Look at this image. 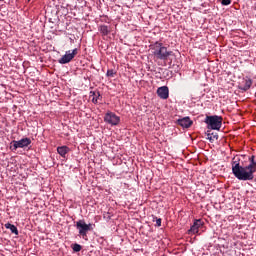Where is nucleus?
<instances>
[{"mask_svg": "<svg viewBox=\"0 0 256 256\" xmlns=\"http://www.w3.org/2000/svg\"><path fill=\"white\" fill-rule=\"evenodd\" d=\"M249 165L241 166V158L234 156L231 161L232 173L238 181H253L255 179L256 161L255 156L249 157Z\"/></svg>", "mask_w": 256, "mask_h": 256, "instance_id": "f257e3e1", "label": "nucleus"}, {"mask_svg": "<svg viewBox=\"0 0 256 256\" xmlns=\"http://www.w3.org/2000/svg\"><path fill=\"white\" fill-rule=\"evenodd\" d=\"M152 49L154 57L161 61H167V59L173 55V51H168L167 47L163 46L161 42H155L154 45H152Z\"/></svg>", "mask_w": 256, "mask_h": 256, "instance_id": "f03ea898", "label": "nucleus"}, {"mask_svg": "<svg viewBox=\"0 0 256 256\" xmlns=\"http://www.w3.org/2000/svg\"><path fill=\"white\" fill-rule=\"evenodd\" d=\"M205 123L208 129H212L213 131H219L223 125V117L221 116H206Z\"/></svg>", "mask_w": 256, "mask_h": 256, "instance_id": "7ed1b4c3", "label": "nucleus"}, {"mask_svg": "<svg viewBox=\"0 0 256 256\" xmlns=\"http://www.w3.org/2000/svg\"><path fill=\"white\" fill-rule=\"evenodd\" d=\"M76 229H78L80 237H83V239H85V237H87V233L93 230V224H87L85 223V220H78L76 222Z\"/></svg>", "mask_w": 256, "mask_h": 256, "instance_id": "20e7f679", "label": "nucleus"}, {"mask_svg": "<svg viewBox=\"0 0 256 256\" xmlns=\"http://www.w3.org/2000/svg\"><path fill=\"white\" fill-rule=\"evenodd\" d=\"M79 53V50L77 48L71 50H68L65 52V55H63L59 60L58 63L60 65H67V63H71L73 59H75V56Z\"/></svg>", "mask_w": 256, "mask_h": 256, "instance_id": "39448f33", "label": "nucleus"}, {"mask_svg": "<svg viewBox=\"0 0 256 256\" xmlns=\"http://www.w3.org/2000/svg\"><path fill=\"white\" fill-rule=\"evenodd\" d=\"M31 143L30 138H22L21 140H14L12 141V146L10 149L12 151H17V149H23L24 147H29V144Z\"/></svg>", "mask_w": 256, "mask_h": 256, "instance_id": "423d86ee", "label": "nucleus"}, {"mask_svg": "<svg viewBox=\"0 0 256 256\" xmlns=\"http://www.w3.org/2000/svg\"><path fill=\"white\" fill-rule=\"evenodd\" d=\"M104 121L108 123V125L115 126L121 123V118L113 112H107L104 116Z\"/></svg>", "mask_w": 256, "mask_h": 256, "instance_id": "0eeeda50", "label": "nucleus"}, {"mask_svg": "<svg viewBox=\"0 0 256 256\" xmlns=\"http://www.w3.org/2000/svg\"><path fill=\"white\" fill-rule=\"evenodd\" d=\"M201 227H203V221H201V219H197L194 221L193 225L188 230V233L196 235V233H199V229H201Z\"/></svg>", "mask_w": 256, "mask_h": 256, "instance_id": "6e6552de", "label": "nucleus"}, {"mask_svg": "<svg viewBox=\"0 0 256 256\" xmlns=\"http://www.w3.org/2000/svg\"><path fill=\"white\" fill-rule=\"evenodd\" d=\"M251 85H253V80H251V78H243L239 89L241 91H249L251 89Z\"/></svg>", "mask_w": 256, "mask_h": 256, "instance_id": "1a4fd4ad", "label": "nucleus"}, {"mask_svg": "<svg viewBox=\"0 0 256 256\" xmlns=\"http://www.w3.org/2000/svg\"><path fill=\"white\" fill-rule=\"evenodd\" d=\"M157 95L160 99H169V87L161 86L157 89Z\"/></svg>", "mask_w": 256, "mask_h": 256, "instance_id": "9d476101", "label": "nucleus"}, {"mask_svg": "<svg viewBox=\"0 0 256 256\" xmlns=\"http://www.w3.org/2000/svg\"><path fill=\"white\" fill-rule=\"evenodd\" d=\"M178 125H180V127H183L184 129H189V127L193 125V121H191V118L189 117H184L178 119Z\"/></svg>", "mask_w": 256, "mask_h": 256, "instance_id": "9b49d317", "label": "nucleus"}, {"mask_svg": "<svg viewBox=\"0 0 256 256\" xmlns=\"http://www.w3.org/2000/svg\"><path fill=\"white\" fill-rule=\"evenodd\" d=\"M90 97L92 98V103H94V105H97V103H99V101L103 100V96H101V92L99 91H90Z\"/></svg>", "mask_w": 256, "mask_h": 256, "instance_id": "f8f14e48", "label": "nucleus"}, {"mask_svg": "<svg viewBox=\"0 0 256 256\" xmlns=\"http://www.w3.org/2000/svg\"><path fill=\"white\" fill-rule=\"evenodd\" d=\"M71 149H69L68 146H58L57 147V153L59 154L60 157H65L67 153H69Z\"/></svg>", "mask_w": 256, "mask_h": 256, "instance_id": "ddd939ff", "label": "nucleus"}, {"mask_svg": "<svg viewBox=\"0 0 256 256\" xmlns=\"http://www.w3.org/2000/svg\"><path fill=\"white\" fill-rule=\"evenodd\" d=\"M98 31L101 33V35H103L104 37H107V35L111 33V28H109V26L107 25H100L98 27Z\"/></svg>", "mask_w": 256, "mask_h": 256, "instance_id": "4468645a", "label": "nucleus"}, {"mask_svg": "<svg viewBox=\"0 0 256 256\" xmlns=\"http://www.w3.org/2000/svg\"><path fill=\"white\" fill-rule=\"evenodd\" d=\"M4 227L6 229H9L11 231V233H13L14 235H19V230L17 229V226L11 224V223H6L4 225Z\"/></svg>", "mask_w": 256, "mask_h": 256, "instance_id": "2eb2a0df", "label": "nucleus"}, {"mask_svg": "<svg viewBox=\"0 0 256 256\" xmlns=\"http://www.w3.org/2000/svg\"><path fill=\"white\" fill-rule=\"evenodd\" d=\"M207 139L210 141V143H213V141H217L219 139V135L217 133H207Z\"/></svg>", "mask_w": 256, "mask_h": 256, "instance_id": "dca6fc26", "label": "nucleus"}, {"mask_svg": "<svg viewBox=\"0 0 256 256\" xmlns=\"http://www.w3.org/2000/svg\"><path fill=\"white\" fill-rule=\"evenodd\" d=\"M72 249L75 253H79V251H81L82 247L80 244H73Z\"/></svg>", "mask_w": 256, "mask_h": 256, "instance_id": "f3484780", "label": "nucleus"}, {"mask_svg": "<svg viewBox=\"0 0 256 256\" xmlns=\"http://www.w3.org/2000/svg\"><path fill=\"white\" fill-rule=\"evenodd\" d=\"M116 73H117V72H115V70L109 69V70H107L106 75H107L108 77H115Z\"/></svg>", "mask_w": 256, "mask_h": 256, "instance_id": "a211bd4d", "label": "nucleus"}, {"mask_svg": "<svg viewBox=\"0 0 256 256\" xmlns=\"http://www.w3.org/2000/svg\"><path fill=\"white\" fill-rule=\"evenodd\" d=\"M221 4L224 6L231 5V0H222Z\"/></svg>", "mask_w": 256, "mask_h": 256, "instance_id": "6ab92c4d", "label": "nucleus"}, {"mask_svg": "<svg viewBox=\"0 0 256 256\" xmlns=\"http://www.w3.org/2000/svg\"><path fill=\"white\" fill-rule=\"evenodd\" d=\"M156 225H157V227H161V218H158L156 220Z\"/></svg>", "mask_w": 256, "mask_h": 256, "instance_id": "aec40b11", "label": "nucleus"}]
</instances>
